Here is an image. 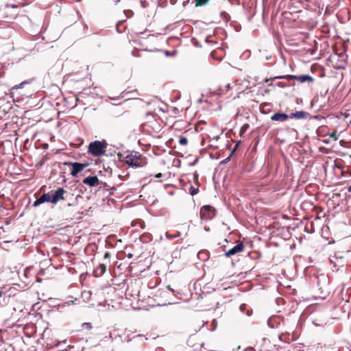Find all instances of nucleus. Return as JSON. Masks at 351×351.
<instances>
[{
	"label": "nucleus",
	"instance_id": "obj_1",
	"mask_svg": "<svg viewBox=\"0 0 351 351\" xmlns=\"http://www.w3.org/2000/svg\"><path fill=\"white\" fill-rule=\"evenodd\" d=\"M25 5L21 4V6L17 9V5L8 2L5 8L2 10L3 15L5 19H17L21 22H25L30 19L29 15L32 14L31 10L25 9Z\"/></svg>",
	"mask_w": 351,
	"mask_h": 351
},
{
	"label": "nucleus",
	"instance_id": "obj_2",
	"mask_svg": "<svg viewBox=\"0 0 351 351\" xmlns=\"http://www.w3.org/2000/svg\"><path fill=\"white\" fill-rule=\"evenodd\" d=\"M127 153L128 154L124 159L125 164L135 168L142 167L147 165V158L138 152L128 151Z\"/></svg>",
	"mask_w": 351,
	"mask_h": 351
},
{
	"label": "nucleus",
	"instance_id": "obj_3",
	"mask_svg": "<svg viewBox=\"0 0 351 351\" xmlns=\"http://www.w3.org/2000/svg\"><path fill=\"white\" fill-rule=\"evenodd\" d=\"M107 143L105 141H95L89 143L88 152L95 157H100L106 152Z\"/></svg>",
	"mask_w": 351,
	"mask_h": 351
},
{
	"label": "nucleus",
	"instance_id": "obj_4",
	"mask_svg": "<svg viewBox=\"0 0 351 351\" xmlns=\"http://www.w3.org/2000/svg\"><path fill=\"white\" fill-rule=\"evenodd\" d=\"M347 55L345 51L339 53H335L330 55L329 58L336 69H344L346 66Z\"/></svg>",
	"mask_w": 351,
	"mask_h": 351
},
{
	"label": "nucleus",
	"instance_id": "obj_5",
	"mask_svg": "<svg viewBox=\"0 0 351 351\" xmlns=\"http://www.w3.org/2000/svg\"><path fill=\"white\" fill-rule=\"evenodd\" d=\"M216 215V210L214 207L210 205L204 206L199 212L200 218L202 221H209L214 218Z\"/></svg>",
	"mask_w": 351,
	"mask_h": 351
},
{
	"label": "nucleus",
	"instance_id": "obj_6",
	"mask_svg": "<svg viewBox=\"0 0 351 351\" xmlns=\"http://www.w3.org/2000/svg\"><path fill=\"white\" fill-rule=\"evenodd\" d=\"M64 165L72 167L70 172L72 176H76L79 173L82 171L88 166L87 163H80L73 162H64Z\"/></svg>",
	"mask_w": 351,
	"mask_h": 351
},
{
	"label": "nucleus",
	"instance_id": "obj_7",
	"mask_svg": "<svg viewBox=\"0 0 351 351\" xmlns=\"http://www.w3.org/2000/svg\"><path fill=\"white\" fill-rule=\"evenodd\" d=\"M276 78L287 79L288 80H297L300 83H304L305 82L312 83L314 81V79L311 76L308 75H287L277 77Z\"/></svg>",
	"mask_w": 351,
	"mask_h": 351
},
{
	"label": "nucleus",
	"instance_id": "obj_8",
	"mask_svg": "<svg viewBox=\"0 0 351 351\" xmlns=\"http://www.w3.org/2000/svg\"><path fill=\"white\" fill-rule=\"evenodd\" d=\"M66 193V191L62 187L58 188L51 195V203L56 204L60 200H64V195Z\"/></svg>",
	"mask_w": 351,
	"mask_h": 351
},
{
	"label": "nucleus",
	"instance_id": "obj_9",
	"mask_svg": "<svg viewBox=\"0 0 351 351\" xmlns=\"http://www.w3.org/2000/svg\"><path fill=\"white\" fill-rule=\"evenodd\" d=\"M244 250V245L242 242H239L237 245L234 246L232 248L230 249L227 252H225V256L226 257H231L239 252H243Z\"/></svg>",
	"mask_w": 351,
	"mask_h": 351
},
{
	"label": "nucleus",
	"instance_id": "obj_10",
	"mask_svg": "<svg viewBox=\"0 0 351 351\" xmlns=\"http://www.w3.org/2000/svg\"><path fill=\"white\" fill-rule=\"evenodd\" d=\"M83 183L89 186H97L99 180L97 176H88L83 180Z\"/></svg>",
	"mask_w": 351,
	"mask_h": 351
},
{
	"label": "nucleus",
	"instance_id": "obj_11",
	"mask_svg": "<svg viewBox=\"0 0 351 351\" xmlns=\"http://www.w3.org/2000/svg\"><path fill=\"white\" fill-rule=\"evenodd\" d=\"M51 203V195L49 193H44L34 202V206H37L44 202Z\"/></svg>",
	"mask_w": 351,
	"mask_h": 351
},
{
	"label": "nucleus",
	"instance_id": "obj_12",
	"mask_svg": "<svg viewBox=\"0 0 351 351\" xmlns=\"http://www.w3.org/2000/svg\"><path fill=\"white\" fill-rule=\"evenodd\" d=\"M12 33L11 29L7 27H0V38L8 39L10 37Z\"/></svg>",
	"mask_w": 351,
	"mask_h": 351
},
{
	"label": "nucleus",
	"instance_id": "obj_13",
	"mask_svg": "<svg viewBox=\"0 0 351 351\" xmlns=\"http://www.w3.org/2000/svg\"><path fill=\"white\" fill-rule=\"evenodd\" d=\"M289 117V116L287 114L278 112L273 114L271 117V119L272 121L283 122L287 120Z\"/></svg>",
	"mask_w": 351,
	"mask_h": 351
},
{
	"label": "nucleus",
	"instance_id": "obj_14",
	"mask_svg": "<svg viewBox=\"0 0 351 351\" xmlns=\"http://www.w3.org/2000/svg\"><path fill=\"white\" fill-rule=\"evenodd\" d=\"M106 265L104 263H101L94 269V271H93L94 276L95 277H100L103 274H104V273L106 272Z\"/></svg>",
	"mask_w": 351,
	"mask_h": 351
},
{
	"label": "nucleus",
	"instance_id": "obj_15",
	"mask_svg": "<svg viewBox=\"0 0 351 351\" xmlns=\"http://www.w3.org/2000/svg\"><path fill=\"white\" fill-rule=\"evenodd\" d=\"M279 339L280 341L285 343H290L295 339V337L293 335H291L288 332L281 333L279 336Z\"/></svg>",
	"mask_w": 351,
	"mask_h": 351
},
{
	"label": "nucleus",
	"instance_id": "obj_16",
	"mask_svg": "<svg viewBox=\"0 0 351 351\" xmlns=\"http://www.w3.org/2000/svg\"><path fill=\"white\" fill-rule=\"evenodd\" d=\"M309 116V114L305 111H297L291 113L289 115L290 118H294L296 119H306Z\"/></svg>",
	"mask_w": 351,
	"mask_h": 351
},
{
	"label": "nucleus",
	"instance_id": "obj_17",
	"mask_svg": "<svg viewBox=\"0 0 351 351\" xmlns=\"http://www.w3.org/2000/svg\"><path fill=\"white\" fill-rule=\"evenodd\" d=\"M129 341L134 343H138V341H140V343L143 345L144 344L143 336L141 335L134 336L132 339H130Z\"/></svg>",
	"mask_w": 351,
	"mask_h": 351
},
{
	"label": "nucleus",
	"instance_id": "obj_18",
	"mask_svg": "<svg viewBox=\"0 0 351 351\" xmlns=\"http://www.w3.org/2000/svg\"><path fill=\"white\" fill-rule=\"evenodd\" d=\"M198 258L202 261H206L208 258V252L207 251H200L197 254Z\"/></svg>",
	"mask_w": 351,
	"mask_h": 351
},
{
	"label": "nucleus",
	"instance_id": "obj_19",
	"mask_svg": "<svg viewBox=\"0 0 351 351\" xmlns=\"http://www.w3.org/2000/svg\"><path fill=\"white\" fill-rule=\"evenodd\" d=\"M210 0H194L196 7H202L207 5Z\"/></svg>",
	"mask_w": 351,
	"mask_h": 351
},
{
	"label": "nucleus",
	"instance_id": "obj_20",
	"mask_svg": "<svg viewBox=\"0 0 351 351\" xmlns=\"http://www.w3.org/2000/svg\"><path fill=\"white\" fill-rule=\"evenodd\" d=\"M146 119H147V121L143 123L145 125H148V123H150L152 121H156L154 119V116L152 113H147L146 114Z\"/></svg>",
	"mask_w": 351,
	"mask_h": 351
},
{
	"label": "nucleus",
	"instance_id": "obj_21",
	"mask_svg": "<svg viewBox=\"0 0 351 351\" xmlns=\"http://www.w3.org/2000/svg\"><path fill=\"white\" fill-rule=\"evenodd\" d=\"M220 15L221 20L225 22H228V21L230 19V15L226 12H221Z\"/></svg>",
	"mask_w": 351,
	"mask_h": 351
},
{
	"label": "nucleus",
	"instance_id": "obj_22",
	"mask_svg": "<svg viewBox=\"0 0 351 351\" xmlns=\"http://www.w3.org/2000/svg\"><path fill=\"white\" fill-rule=\"evenodd\" d=\"M224 86H225L226 89L221 88V86L219 88V89L217 90L219 91L218 94H219V95L223 94V93H226L229 90V88H230V84H226Z\"/></svg>",
	"mask_w": 351,
	"mask_h": 351
},
{
	"label": "nucleus",
	"instance_id": "obj_23",
	"mask_svg": "<svg viewBox=\"0 0 351 351\" xmlns=\"http://www.w3.org/2000/svg\"><path fill=\"white\" fill-rule=\"evenodd\" d=\"M285 34H287L289 36H291V35L295 36L298 34H300V32H292L291 31L289 30V27H285Z\"/></svg>",
	"mask_w": 351,
	"mask_h": 351
},
{
	"label": "nucleus",
	"instance_id": "obj_24",
	"mask_svg": "<svg viewBox=\"0 0 351 351\" xmlns=\"http://www.w3.org/2000/svg\"><path fill=\"white\" fill-rule=\"evenodd\" d=\"M188 143V140L185 136H180L179 138V143L182 145H186Z\"/></svg>",
	"mask_w": 351,
	"mask_h": 351
},
{
	"label": "nucleus",
	"instance_id": "obj_25",
	"mask_svg": "<svg viewBox=\"0 0 351 351\" xmlns=\"http://www.w3.org/2000/svg\"><path fill=\"white\" fill-rule=\"evenodd\" d=\"M82 328L85 330H90L92 328V324L89 322H85L82 324Z\"/></svg>",
	"mask_w": 351,
	"mask_h": 351
},
{
	"label": "nucleus",
	"instance_id": "obj_26",
	"mask_svg": "<svg viewBox=\"0 0 351 351\" xmlns=\"http://www.w3.org/2000/svg\"><path fill=\"white\" fill-rule=\"evenodd\" d=\"M330 137L333 138L335 141H337L338 139L339 135L337 134V132L335 131L330 134Z\"/></svg>",
	"mask_w": 351,
	"mask_h": 351
},
{
	"label": "nucleus",
	"instance_id": "obj_27",
	"mask_svg": "<svg viewBox=\"0 0 351 351\" xmlns=\"http://www.w3.org/2000/svg\"><path fill=\"white\" fill-rule=\"evenodd\" d=\"M123 24H124V23H116V28H117V31H118L119 32H121V30H119V28H120V27H121Z\"/></svg>",
	"mask_w": 351,
	"mask_h": 351
},
{
	"label": "nucleus",
	"instance_id": "obj_28",
	"mask_svg": "<svg viewBox=\"0 0 351 351\" xmlns=\"http://www.w3.org/2000/svg\"><path fill=\"white\" fill-rule=\"evenodd\" d=\"M23 84H21L19 86H15L14 87L12 88V90H19Z\"/></svg>",
	"mask_w": 351,
	"mask_h": 351
},
{
	"label": "nucleus",
	"instance_id": "obj_29",
	"mask_svg": "<svg viewBox=\"0 0 351 351\" xmlns=\"http://www.w3.org/2000/svg\"><path fill=\"white\" fill-rule=\"evenodd\" d=\"M191 195H195V194L196 193V191H195V189L193 187H191Z\"/></svg>",
	"mask_w": 351,
	"mask_h": 351
},
{
	"label": "nucleus",
	"instance_id": "obj_30",
	"mask_svg": "<svg viewBox=\"0 0 351 351\" xmlns=\"http://www.w3.org/2000/svg\"><path fill=\"white\" fill-rule=\"evenodd\" d=\"M110 256V252H105V254H104V258H109Z\"/></svg>",
	"mask_w": 351,
	"mask_h": 351
},
{
	"label": "nucleus",
	"instance_id": "obj_31",
	"mask_svg": "<svg viewBox=\"0 0 351 351\" xmlns=\"http://www.w3.org/2000/svg\"><path fill=\"white\" fill-rule=\"evenodd\" d=\"M13 1H14L15 3H18L17 8H18V7L21 6V4L23 3H21V2H20V1H21V0H13Z\"/></svg>",
	"mask_w": 351,
	"mask_h": 351
},
{
	"label": "nucleus",
	"instance_id": "obj_32",
	"mask_svg": "<svg viewBox=\"0 0 351 351\" xmlns=\"http://www.w3.org/2000/svg\"><path fill=\"white\" fill-rule=\"evenodd\" d=\"M162 176V175L161 173H158L156 174L155 177L159 178H161Z\"/></svg>",
	"mask_w": 351,
	"mask_h": 351
},
{
	"label": "nucleus",
	"instance_id": "obj_33",
	"mask_svg": "<svg viewBox=\"0 0 351 351\" xmlns=\"http://www.w3.org/2000/svg\"><path fill=\"white\" fill-rule=\"evenodd\" d=\"M348 191H349V192H350V193H351V185L349 186V188H348Z\"/></svg>",
	"mask_w": 351,
	"mask_h": 351
},
{
	"label": "nucleus",
	"instance_id": "obj_34",
	"mask_svg": "<svg viewBox=\"0 0 351 351\" xmlns=\"http://www.w3.org/2000/svg\"><path fill=\"white\" fill-rule=\"evenodd\" d=\"M126 20H121V21H119V22H121V23H123V22H125Z\"/></svg>",
	"mask_w": 351,
	"mask_h": 351
},
{
	"label": "nucleus",
	"instance_id": "obj_35",
	"mask_svg": "<svg viewBox=\"0 0 351 351\" xmlns=\"http://www.w3.org/2000/svg\"><path fill=\"white\" fill-rule=\"evenodd\" d=\"M243 306H244V305L241 306V310H244V308H243Z\"/></svg>",
	"mask_w": 351,
	"mask_h": 351
},
{
	"label": "nucleus",
	"instance_id": "obj_36",
	"mask_svg": "<svg viewBox=\"0 0 351 351\" xmlns=\"http://www.w3.org/2000/svg\"><path fill=\"white\" fill-rule=\"evenodd\" d=\"M243 306H244V305L241 306V310H244V308H243Z\"/></svg>",
	"mask_w": 351,
	"mask_h": 351
},
{
	"label": "nucleus",
	"instance_id": "obj_37",
	"mask_svg": "<svg viewBox=\"0 0 351 351\" xmlns=\"http://www.w3.org/2000/svg\"><path fill=\"white\" fill-rule=\"evenodd\" d=\"M132 256V255L131 254H130L128 255V257H129V258H131Z\"/></svg>",
	"mask_w": 351,
	"mask_h": 351
},
{
	"label": "nucleus",
	"instance_id": "obj_38",
	"mask_svg": "<svg viewBox=\"0 0 351 351\" xmlns=\"http://www.w3.org/2000/svg\"><path fill=\"white\" fill-rule=\"evenodd\" d=\"M2 296V291H0V297Z\"/></svg>",
	"mask_w": 351,
	"mask_h": 351
},
{
	"label": "nucleus",
	"instance_id": "obj_39",
	"mask_svg": "<svg viewBox=\"0 0 351 351\" xmlns=\"http://www.w3.org/2000/svg\"><path fill=\"white\" fill-rule=\"evenodd\" d=\"M138 34H143L142 32H137Z\"/></svg>",
	"mask_w": 351,
	"mask_h": 351
},
{
	"label": "nucleus",
	"instance_id": "obj_40",
	"mask_svg": "<svg viewBox=\"0 0 351 351\" xmlns=\"http://www.w3.org/2000/svg\"><path fill=\"white\" fill-rule=\"evenodd\" d=\"M119 1V0H115L114 1H115V3H117Z\"/></svg>",
	"mask_w": 351,
	"mask_h": 351
}]
</instances>
